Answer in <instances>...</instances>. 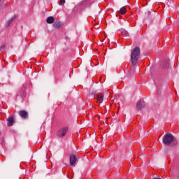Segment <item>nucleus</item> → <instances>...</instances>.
Segmentation results:
<instances>
[{"instance_id":"nucleus-1","label":"nucleus","mask_w":179,"mask_h":179,"mask_svg":"<svg viewBox=\"0 0 179 179\" xmlns=\"http://www.w3.org/2000/svg\"><path fill=\"white\" fill-rule=\"evenodd\" d=\"M139 57H141V48L136 47L133 49L131 54V64L135 66L139 61Z\"/></svg>"},{"instance_id":"nucleus-2","label":"nucleus","mask_w":179,"mask_h":179,"mask_svg":"<svg viewBox=\"0 0 179 179\" xmlns=\"http://www.w3.org/2000/svg\"><path fill=\"white\" fill-rule=\"evenodd\" d=\"M173 141H174V136L171 134H168L164 136L163 143L164 145H170L171 143H173Z\"/></svg>"},{"instance_id":"nucleus-3","label":"nucleus","mask_w":179,"mask_h":179,"mask_svg":"<svg viewBox=\"0 0 179 179\" xmlns=\"http://www.w3.org/2000/svg\"><path fill=\"white\" fill-rule=\"evenodd\" d=\"M69 129L68 127H63L57 131V135L59 138H64L68 134Z\"/></svg>"},{"instance_id":"nucleus-4","label":"nucleus","mask_w":179,"mask_h":179,"mask_svg":"<svg viewBox=\"0 0 179 179\" xmlns=\"http://www.w3.org/2000/svg\"><path fill=\"white\" fill-rule=\"evenodd\" d=\"M19 115H20L21 117L23 118V120H26L29 118V113H27V111L26 110H20Z\"/></svg>"},{"instance_id":"nucleus-5","label":"nucleus","mask_w":179,"mask_h":179,"mask_svg":"<svg viewBox=\"0 0 179 179\" xmlns=\"http://www.w3.org/2000/svg\"><path fill=\"white\" fill-rule=\"evenodd\" d=\"M145 107V102L142 100H139L137 102L136 108L137 110H142Z\"/></svg>"},{"instance_id":"nucleus-6","label":"nucleus","mask_w":179,"mask_h":179,"mask_svg":"<svg viewBox=\"0 0 179 179\" xmlns=\"http://www.w3.org/2000/svg\"><path fill=\"white\" fill-rule=\"evenodd\" d=\"M76 160H77V158H76V156H75V155H71L70 156V164L71 166H74V164L76 163Z\"/></svg>"},{"instance_id":"nucleus-7","label":"nucleus","mask_w":179,"mask_h":179,"mask_svg":"<svg viewBox=\"0 0 179 179\" xmlns=\"http://www.w3.org/2000/svg\"><path fill=\"white\" fill-rule=\"evenodd\" d=\"M13 124H15V118L13 117V116H11L8 119L7 125L8 127H12Z\"/></svg>"},{"instance_id":"nucleus-8","label":"nucleus","mask_w":179,"mask_h":179,"mask_svg":"<svg viewBox=\"0 0 179 179\" xmlns=\"http://www.w3.org/2000/svg\"><path fill=\"white\" fill-rule=\"evenodd\" d=\"M96 99L98 103H103V101L104 100V96H103V94H99L96 96Z\"/></svg>"},{"instance_id":"nucleus-9","label":"nucleus","mask_w":179,"mask_h":179,"mask_svg":"<svg viewBox=\"0 0 179 179\" xmlns=\"http://www.w3.org/2000/svg\"><path fill=\"white\" fill-rule=\"evenodd\" d=\"M162 66L164 69H166V68H169V59H166L164 62H162Z\"/></svg>"},{"instance_id":"nucleus-10","label":"nucleus","mask_w":179,"mask_h":179,"mask_svg":"<svg viewBox=\"0 0 179 179\" xmlns=\"http://www.w3.org/2000/svg\"><path fill=\"white\" fill-rule=\"evenodd\" d=\"M55 20L54 19V17H48L46 20L47 23L49 24H52V23H54Z\"/></svg>"},{"instance_id":"nucleus-11","label":"nucleus","mask_w":179,"mask_h":179,"mask_svg":"<svg viewBox=\"0 0 179 179\" xmlns=\"http://www.w3.org/2000/svg\"><path fill=\"white\" fill-rule=\"evenodd\" d=\"M122 35L124 36V37H129V33L127 32L125 29H122L121 31Z\"/></svg>"},{"instance_id":"nucleus-12","label":"nucleus","mask_w":179,"mask_h":179,"mask_svg":"<svg viewBox=\"0 0 179 179\" xmlns=\"http://www.w3.org/2000/svg\"><path fill=\"white\" fill-rule=\"evenodd\" d=\"M120 13H121V15H125L127 13V8H125V6L122 7L120 9Z\"/></svg>"},{"instance_id":"nucleus-13","label":"nucleus","mask_w":179,"mask_h":179,"mask_svg":"<svg viewBox=\"0 0 179 179\" xmlns=\"http://www.w3.org/2000/svg\"><path fill=\"white\" fill-rule=\"evenodd\" d=\"M53 27H55V29H59V27H61V22H55L53 24Z\"/></svg>"},{"instance_id":"nucleus-14","label":"nucleus","mask_w":179,"mask_h":179,"mask_svg":"<svg viewBox=\"0 0 179 179\" xmlns=\"http://www.w3.org/2000/svg\"><path fill=\"white\" fill-rule=\"evenodd\" d=\"M60 6H64L65 5V0H61L59 3Z\"/></svg>"},{"instance_id":"nucleus-15","label":"nucleus","mask_w":179,"mask_h":179,"mask_svg":"<svg viewBox=\"0 0 179 179\" xmlns=\"http://www.w3.org/2000/svg\"><path fill=\"white\" fill-rule=\"evenodd\" d=\"M13 22V18H11L10 20H9L8 21V24H10V22Z\"/></svg>"},{"instance_id":"nucleus-16","label":"nucleus","mask_w":179,"mask_h":179,"mask_svg":"<svg viewBox=\"0 0 179 179\" xmlns=\"http://www.w3.org/2000/svg\"><path fill=\"white\" fill-rule=\"evenodd\" d=\"M4 1L5 0H0V5H2V3H3Z\"/></svg>"},{"instance_id":"nucleus-17","label":"nucleus","mask_w":179,"mask_h":179,"mask_svg":"<svg viewBox=\"0 0 179 179\" xmlns=\"http://www.w3.org/2000/svg\"><path fill=\"white\" fill-rule=\"evenodd\" d=\"M153 179H161V178H154Z\"/></svg>"},{"instance_id":"nucleus-18","label":"nucleus","mask_w":179,"mask_h":179,"mask_svg":"<svg viewBox=\"0 0 179 179\" xmlns=\"http://www.w3.org/2000/svg\"><path fill=\"white\" fill-rule=\"evenodd\" d=\"M0 135H1V131H0Z\"/></svg>"}]
</instances>
